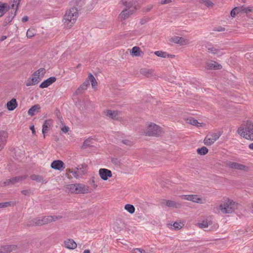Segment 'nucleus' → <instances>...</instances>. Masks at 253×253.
Masks as SVG:
<instances>
[{"instance_id": "nucleus-1", "label": "nucleus", "mask_w": 253, "mask_h": 253, "mask_svg": "<svg viewBox=\"0 0 253 253\" xmlns=\"http://www.w3.org/2000/svg\"><path fill=\"white\" fill-rule=\"evenodd\" d=\"M124 4L126 6V8L119 14V18L121 21L128 18L139 7L136 0H132L128 2L125 1Z\"/></svg>"}, {"instance_id": "nucleus-2", "label": "nucleus", "mask_w": 253, "mask_h": 253, "mask_svg": "<svg viewBox=\"0 0 253 253\" xmlns=\"http://www.w3.org/2000/svg\"><path fill=\"white\" fill-rule=\"evenodd\" d=\"M237 132L245 139L253 141V123L251 121H247L244 125V127H240Z\"/></svg>"}, {"instance_id": "nucleus-3", "label": "nucleus", "mask_w": 253, "mask_h": 253, "mask_svg": "<svg viewBox=\"0 0 253 253\" xmlns=\"http://www.w3.org/2000/svg\"><path fill=\"white\" fill-rule=\"evenodd\" d=\"M78 16V10L76 7H72L67 11L64 15V23L67 27H71L74 24Z\"/></svg>"}, {"instance_id": "nucleus-4", "label": "nucleus", "mask_w": 253, "mask_h": 253, "mask_svg": "<svg viewBox=\"0 0 253 253\" xmlns=\"http://www.w3.org/2000/svg\"><path fill=\"white\" fill-rule=\"evenodd\" d=\"M67 188L72 193L84 194L90 192L88 187L81 183L69 184L67 186Z\"/></svg>"}, {"instance_id": "nucleus-5", "label": "nucleus", "mask_w": 253, "mask_h": 253, "mask_svg": "<svg viewBox=\"0 0 253 253\" xmlns=\"http://www.w3.org/2000/svg\"><path fill=\"white\" fill-rule=\"evenodd\" d=\"M237 208V204L233 200L228 199L227 201L223 204H220L219 209L222 213L225 214L231 213L234 211Z\"/></svg>"}, {"instance_id": "nucleus-6", "label": "nucleus", "mask_w": 253, "mask_h": 253, "mask_svg": "<svg viewBox=\"0 0 253 253\" xmlns=\"http://www.w3.org/2000/svg\"><path fill=\"white\" fill-rule=\"evenodd\" d=\"M222 132L220 131H218L216 133H209L207 135L204 139V144L208 146L211 145L219 138Z\"/></svg>"}, {"instance_id": "nucleus-7", "label": "nucleus", "mask_w": 253, "mask_h": 253, "mask_svg": "<svg viewBox=\"0 0 253 253\" xmlns=\"http://www.w3.org/2000/svg\"><path fill=\"white\" fill-rule=\"evenodd\" d=\"M27 174L21 176L13 177L10 179H6L2 184V186H5L9 185H13L17 183L22 182L28 177Z\"/></svg>"}, {"instance_id": "nucleus-8", "label": "nucleus", "mask_w": 253, "mask_h": 253, "mask_svg": "<svg viewBox=\"0 0 253 253\" xmlns=\"http://www.w3.org/2000/svg\"><path fill=\"white\" fill-rule=\"evenodd\" d=\"M161 133V127L154 124L149 125L146 135L148 136H158Z\"/></svg>"}, {"instance_id": "nucleus-9", "label": "nucleus", "mask_w": 253, "mask_h": 253, "mask_svg": "<svg viewBox=\"0 0 253 253\" xmlns=\"http://www.w3.org/2000/svg\"><path fill=\"white\" fill-rule=\"evenodd\" d=\"M226 166L230 169H236L238 170L247 171L248 169V168L245 165L237 162L229 161L227 163Z\"/></svg>"}, {"instance_id": "nucleus-10", "label": "nucleus", "mask_w": 253, "mask_h": 253, "mask_svg": "<svg viewBox=\"0 0 253 253\" xmlns=\"http://www.w3.org/2000/svg\"><path fill=\"white\" fill-rule=\"evenodd\" d=\"M180 197L182 199L192 201L197 203H203V199L196 195H183Z\"/></svg>"}, {"instance_id": "nucleus-11", "label": "nucleus", "mask_w": 253, "mask_h": 253, "mask_svg": "<svg viewBox=\"0 0 253 253\" xmlns=\"http://www.w3.org/2000/svg\"><path fill=\"white\" fill-rule=\"evenodd\" d=\"M161 204L162 205H166V206L169 208H180L181 207V204L179 203L165 199L162 200Z\"/></svg>"}, {"instance_id": "nucleus-12", "label": "nucleus", "mask_w": 253, "mask_h": 253, "mask_svg": "<svg viewBox=\"0 0 253 253\" xmlns=\"http://www.w3.org/2000/svg\"><path fill=\"white\" fill-rule=\"evenodd\" d=\"M99 174L100 177L104 180H106L109 177L112 176L111 171L106 169H100L99 170Z\"/></svg>"}, {"instance_id": "nucleus-13", "label": "nucleus", "mask_w": 253, "mask_h": 253, "mask_svg": "<svg viewBox=\"0 0 253 253\" xmlns=\"http://www.w3.org/2000/svg\"><path fill=\"white\" fill-rule=\"evenodd\" d=\"M8 133L4 130H0V150H2L6 143Z\"/></svg>"}, {"instance_id": "nucleus-14", "label": "nucleus", "mask_w": 253, "mask_h": 253, "mask_svg": "<svg viewBox=\"0 0 253 253\" xmlns=\"http://www.w3.org/2000/svg\"><path fill=\"white\" fill-rule=\"evenodd\" d=\"M17 248L15 245H5L0 248V253H9L15 251Z\"/></svg>"}, {"instance_id": "nucleus-15", "label": "nucleus", "mask_w": 253, "mask_h": 253, "mask_svg": "<svg viewBox=\"0 0 253 253\" xmlns=\"http://www.w3.org/2000/svg\"><path fill=\"white\" fill-rule=\"evenodd\" d=\"M64 166V164L62 161L55 160L51 163L50 166L53 169L61 171L65 168Z\"/></svg>"}, {"instance_id": "nucleus-16", "label": "nucleus", "mask_w": 253, "mask_h": 253, "mask_svg": "<svg viewBox=\"0 0 253 253\" xmlns=\"http://www.w3.org/2000/svg\"><path fill=\"white\" fill-rule=\"evenodd\" d=\"M41 81V79L37 76H33L32 77L29 78L26 83V85L27 86L34 85L38 84Z\"/></svg>"}, {"instance_id": "nucleus-17", "label": "nucleus", "mask_w": 253, "mask_h": 253, "mask_svg": "<svg viewBox=\"0 0 253 253\" xmlns=\"http://www.w3.org/2000/svg\"><path fill=\"white\" fill-rule=\"evenodd\" d=\"M56 80V79L55 77H50L42 82L40 85V87L42 88L47 87L55 82Z\"/></svg>"}, {"instance_id": "nucleus-18", "label": "nucleus", "mask_w": 253, "mask_h": 253, "mask_svg": "<svg viewBox=\"0 0 253 253\" xmlns=\"http://www.w3.org/2000/svg\"><path fill=\"white\" fill-rule=\"evenodd\" d=\"M206 47L207 49L208 52L210 53L217 55V56H220L223 54L220 49L216 48L213 46H211L208 44L206 46Z\"/></svg>"}, {"instance_id": "nucleus-19", "label": "nucleus", "mask_w": 253, "mask_h": 253, "mask_svg": "<svg viewBox=\"0 0 253 253\" xmlns=\"http://www.w3.org/2000/svg\"><path fill=\"white\" fill-rule=\"evenodd\" d=\"M170 41L176 43H179L181 45L185 44L187 43V40L183 38L179 37L178 36H174L173 37H172L170 39Z\"/></svg>"}, {"instance_id": "nucleus-20", "label": "nucleus", "mask_w": 253, "mask_h": 253, "mask_svg": "<svg viewBox=\"0 0 253 253\" xmlns=\"http://www.w3.org/2000/svg\"><path fill=\"white\" fill-rule=\"evenodd\" d=\"M52 124V121L51 120H46L44 122L42 129V132L43 134L44 137H45V134L48 132L49 127Z\"/></svg>"}, {"instance_id": "nucleus-21", "label": "nucleus", "mask_w": 253, "mask_h": 253, "mask_svg": "<svg viewBox=\"0 0 253 253\" xmlns=\"http://www.w3.org/2000/svg\"><path fill=\"white\" fill-rule=\"evenodd\" d=\"M17 105L18 104L17 101L15 98H12L6 104L7 108L9 111L14 110L17 107Z\"/></svg>"}, {"instance_id": "nucleus-22", "label": "nucleus", "mask_w": 253, "mask_h": 253, "mask_svg": "<svg viewBox=\"0 0 253 253\" xmlns=\"http://www.w3.org/2000/svg\"><path fill=\"white\" fill-rule=\"evenodd\" d=\"M207 68L208 69H220L222 66L216 62H211L207 63Z\"/></svg>"}, {"instance_id": "nucleus-23", "label": "nucleus", "mask_w": 253, "mask_h": 253, "mask_svg": "<svg viewBox=\"0 0 253 253\" xmlns=\"http://www.w3.org/2000/svg\"><path fill=\"white\" fill-rule=\"evenodd\" d=\"M66 248L70 249H75L77 247V244L72 239H68L64 242Z\"/></svg>"}, {"instance_id": "nucleus-24", "label": "nucleus", "mask_w": 253, "mask_h": 253, "mask_svg": "<svg viewBox=\"0 0 253 253\" xmlns=\"http://www.w3.org/2000/svg\"><path fill=\"white\" fill-rule=\"evenodd\" d=\"M41 107L39 104L34 105L28 110V113L29 115L33 116L35 113L39 112Z\"/></svg>"}, {"instance_id": "nucleus-25", "label": "nucleus", "mask_w": 253, "mask_h": 253, "mask_svg": "<svg viewBox=\"0 0 253 253\" xmlns=\"http://www.w3.org/2000/svg\"><path fill=\"white\" fill-rule=\"evenodd\" d=\"M8 5L6 3L0 2V17H2L6 11L10 9L8 8Z\"/></svg>"}, {"instance_id": "nucleus-26", "label": "nucleus", "mask_w": 253, "mask_h": 253, "mask_svg": "<svg viewBox=\"0 0 253 253\" xmlns=\"http://www.w3.org/2000/svg\"><path fill=\"white\" fill-rule=\"evenodd\" d=\"M106 115L114 120H118L119 118L118 112L117 111L107 110L106 111Z\"/></svg>"}, {"instance_id": "nucleus-27", "label": "nucleus", "mask_w": 253, "mask_h": 253, "mask_svg": "<svg viewBox=\"0 0 253 253\" xmlns=\"http://www.w3.org/2000/svg\"><path fill=\"white\" fill-rule=\"evenodd\" d=\"M212 224L211 220L207 218L203 219L201 223H199V226L201 228L208 227Z\"/></svg>"}, {"instance_id": "nucleus-28", "label": "nucleus", "mask_w": 253, "mask_h": 253, "mask_svg": "<svg viewBox=\"0 0 253 253\" xmlns=\"http://www.w3.org/2000/svg\"><path fill=\"white\" fill-rule=\"evenodd\" d=\"M57 217H55V219L53 216H44L41 218V222L42 223V225L47 223L48 222H50L53 220H55V219H57Z\"/></svg>"}, {"instance_id": "nucleus-29", "label": "nucleus", "mask_w": 253, "mask_h": 253, "mask_svg": "<svg viewBox=\"0 0 253 253\" xmlns=\"http://www.w3.org/2000/svg\"><path fill=\"white\" fill-rule=\"evenodd\" d=\"M86 168L87 165L84 164L78 166L76 169L78 171V172L80 173V174L84 175L87 170Z\"/></svg>"}, {"instance_id": "nucleus-30", "label": "nucleus", "mask_w": 253, "mask_h": 253, "mask_svg": "<svg viewBox=\"0 0 253 253\" xmlns=\"http://www.w3.org/2000/svg\"><path fill=\"white\" fill-rule=\"evenodd\" d=\"M140 73L142 75L148 78L151 77L153 74L152 71L150 69H148L147 68L141 69L140 70Z\"/></svg>"}, {"instance_id": "nucleus-31", "label": "nucleus", "mask_w": 253, "mask_h": 253, "mask_svg": "<svg viewBox=\"0 0 253 253\" xmlns=\"http://www.w3.org/2000/svg\"><path fill=\"white\" fill-rule=\"evenodd\" d=\"M131 54L135 56H140V53H142L141 51V49L138 46H134L132 49L131 52H130Z\"/></svg>"}, {"instance_id": "nucleus-32", "label": "nucleus", "mask_w": 253, "mask_h": 253, "mask_svg": "<svg viewBox=\"0 0 253 253\" xmlns=\"http://www.w3.org/2000/svg\"><path fill=\"white\" fill-rule=\"evenodd\" d=\"M30 178L32 180L36 181L37 182H43L44 181L43 177L38 174H32L30 176Z\"/></svg>"}, {"instance_id": "nucleus-33", "label": "nucleus", "mask_w": 253, "mask_h": 253, "mask_svg": "<svg viewBox=\"0 0 253 253\" xmlns=\"http://www.w3.org/2000/svg\"><path fill=\"white\" fill-rule=\"evenodd\" d=\"M154 54L157 56L163 57V58H169V54L167 52L163 51L161 50H158L154 52Z\"/></svg>"}, {"instance_id": "nucleus-34", "label": "nucleus", "mask_w": 253, "mask_h": 253, "mask_svg": "<svg viewBox=\"0 0 253 253\" xmlns=\"http://www.w3.org/2000/svg\"><path fill=\"white\" fill-rule=\"evenodd\" d=\"M125 209L130 214L133 213L135 211L134 207L131 204H126L125 206Z\"/></svg>"}, {"instance_id": "nucleus-35", "label": "nucleus", "mask_w": 253, "mask_h": 253, "mask_svg": "<svg viewBox=\"0 0 253 253\" xmlns=\"http://www.w3.org/2000/svg\"><path fill=\"white\" fill-rule=\"evenodd\" d=\"M30 226H41L42 225L41 219L35 218L32 220L29 224Z\"/></svg>"}, {"instance_id": "nucleus-36", "label": "nucleus", "mask_w": 253, "mask_h": 253, "mask_svg": "<svg viewBox=\"0 0 253 253\" xmlns=\"http://www.w3.org/2000/svg\"><path fill=\"white\" fill-rule=\"evenodd\" d=\"M197 152L198 154L205 155L208 153V149L207 147L203 146L200 148H198Z\"/></svg>"}, {"instance_id": "nucleus-37", "label": "nucleus", "mask_w": 253, "mask_h": 253, "mask_svg": "<svg viewBox=\"0 0 253 253\" xmlns=\"http://www.w3.org/2000/svg\"><path fill=\"white\" fill-rule=\"evenodd\" d=\"M88 79L89 80V82H91L92 87H94L97 85V82L94 76L91 74H89Z\"/></svg>"}, {"instance_id": "nucleus-38", "label": "nucleus", "mask_w": 253, "mask_h": 253, "mask_svg": "<svg viewBox=\"0 0 253 253\" xmlns=\"http://www.w3.org/2000/svg\"><path fill=\"white\" fill-rule=\"evenodd\" d=\"M92 143V139H87L84 141L83 143V145L82 146V148L85 149L87 147L91 146Z\"/></svg>"}, {"instance_id": "nucleus-39", "label": "nucleus", "mask_w": 253, "mask_h": 253, "mask_svg": "<svg viewBox=\"0 0 253 253\" xmlns=\"http://www.w3.org/2000/svg\"><path fill=\"white\" fill-rule=\"evenodd\" d=\"M240 12H241L240 7H236L231 11L230 14L231 17H235V15Z\"/></svg>"}, {"instance_id": "nucleus-40", "label": "nucleus", "mask_w": 253, "mask_h": 253, "mask_svg": "<svg viewBox=\"0 0 253 253\" xmlns=\"http://www.w3.org/2000/svg\"><path fill=\"white\" fill-rule=\"evenodd\" d=\"M45 72V70L44 68H40L38 71L33 74V76H37L40 77V75L43 76Z\"/></svg>"}, {"instance_id": "nucleus-41", "label": "nucleus", "mask_w": 253, "mask_h": 253, "mask_svg": "<svg viewBox=\"0 0 253 253\" xmlns=\"http://www.w3.org/2000/svg\"><path fill=\"white\" fill-rule=\"evenodd\" d=\"M20 1H21V0H14V1H13L14 3L11 4V5L10 6L8 5V8L9 9H14V7L15 5H16V7L15 9L17 10L18 8Z\"/></svg>"}, {"instance_id": "nucleus-42", "label": "nucleus", "mask_w": 253, "mask_h": 253, "mask_svg": "<svg viewBox=\"0 0 253 253\" xmlns=\"http://www.w3.org/2000/svg\"><path fill=\"white\" fill-rule=\"evenodd\" d=\"M241 11L242 12L248 13L252 11V9L250 7H245L244 6H240Z\"/></svg>"}, {"instance_id": "nucleus-43", "label": "nucleus", "mask_w": 253, "mask_h": 253, "mask_svg": "<svg viewBox=\"0 0 253 253\" xmlns=\"http://www.w3.org/2000/svg\"><path fill=\"white\" fill-rule=\"evenodd\" d=\"M12 20L13 19H11V17L9 16H6L4 18L2 26L3 27L6 26L8 24L10 23L12 21Z\"/></svg>"}, {"instance_id": "nucleus-44", "label": "nucleus", "mask_w": 253, "mask_h": 253, "mask_svg": "<svg viewBox=\"0 0 253 253\" xmlns=\"http://www.w3.org/2000/svg\"><path fill=\"white\" fill-rule=\"evenodd\" d=\"M87 86H85V84H83V83L78 87L77 90V92L78 93H80L82 91L86 90L87 89Z\"/></svg>"}, {"instance_id": "nucleus-45", "label": "nucleus", "mask_w": 253, "mask_h": 253, "mask_svg": "<svg viewBox=\"0 0 253 253\" xmlns=\"http://www.w3.org/2000/svg\"><path fill=\"white\" fill-rule=\"evenodd\" d=\"M13 10H11L10 12H9L7 14V15L6 16H9L11 17L12 19H13V18L15 17V16L16 15L17 13V9H12Z\"/></svg>"}, {"instance_id": "nucleus-46", "label": "nucleus", "mask_w": 253, "mask_h": 253, "mask_svg": "<svg viewBox=\"0 0 253 253\" xmlns=\"http://www.w3.org/2000/svg\"><path fill=\"white\" fill-rule=\"evenodd\" d=\"M95 182L96 178L94 177H92L89 181V184L94 189L96 188L97 186V184H95Z\"/></svg>"}, {"instance_id": "nucleus-47", "label": "nucleus", "mask_w": 253, "mask_h": 253, "mask_svg": "<svg viewBox=\"0 0 253 253\" xmlns=\"http://www.w3.org/2000/svg\"><path fill=\"white\" fill-rule=\"evenodd\" d=\"M201 2L205 4L208 7L213 5V3L210 0H201Z\"/></svg>"}, {"instance_id": "nucleus-48", "label": "nucleus", "mask_w": 253, "mask_h": 253, "mask_svg": "<svg viewBox=\"0 0 253 253\" xmlns=\"http://www.w3.org/2000/svg\"><path fill=\"white\" fill-rule=\"evenodd\" d=\"M173 226L175 229L178 230L182 228V224L178 222H175L173 224Z\"/></svg>"}, {"instance_id": "nucleus-49", "label": "nucleus", "mask_w": 253, "mask_h": 253, "mask_svg": "<svg viewBox=\"0 0 253 253\" xmlns=\"http://www.w3.org/2000/svg\"><path fill=\"white\" fill-rule=\"evenodd\" d=\"M122 142L123 144L128 146H131L133 145V142L129 140L125 139L122 140Z\"/></svg>"}, {"instance_id": "nucleus-50", "label": "nucleus", "mask_w": 253, "mask_h": 253, "mask_svg": "<svg viewBox=\"0 0 253 253\" xmlns=\"http://www.w3.org/2000/svg\"><path fill=\"white\" fill-rule=\"evenodd\" d=\"M21 193L25 196H30V195L31 193V189H26V190H23L21 191Z\"/></svg>"}, {"instance_id": "nucleus-51", "label": "nucleus", "mask_w": 253, "mask_h": 253, "mask_svg": "<svg viewBox=\"0 0 253 253\" xmlns=\"http://www.w3.org/2000/svg\"><path fill=\"white\" fill-rule=\"evenodd\" d=\"M189 123L193 126H197L199 124L198 121L194 118H192L189 120Z\"/></svg>"}, {"instance_id": "nucleus-52", "label": "nucleus", "mask_w": 253, "mask_h": 253, "mask_svg": "<svg viewBox=\"0 0 253 253\" xmlns=\"http://www.w3.org/2000/svg\"><path fill=\"white\" fill-rule=\"evenodd\" d=\"M10 205V203L9 202L0 203V209L8 207Z\"/></svg>"}, {"instance_id": "nucleus-53", "label": "nucleus", "mask_w": 253, "mask_h": 253, "mask_svg": "<svg viewBox=\"0 0 253 253\" xmlns=\"http://www.w3.org/2000/svg\"><path fill=\"white\" fill-rule=\"evenodd\" d=\"M131 253H146L144 250H142L140 249H134Z\"/></svg>"}, {"instance_id": "nucleus-54", "label": "nucleus", "mask_w": 253, "mask_h": 253, "mask_svg": "<svg viewBox=\"0 0 253 253\" xmlns=\"http://www.w3.org/2000/svg\"><path fill=\"white\" fill-rule=\"evenodd\" d=\"M71 173H72L73 176L76 178H79L80 176L81 175V174H80V173L78 172V171H71L70 172Z\"/></svg>"}, {"instance_id": "nucleus-55", "label": "nucleus", "mask_w": 253, "mask_h": 253, "mask_svg": "<svg viewBox=\"0 0 253 253\" xmlns=\"http://www.w3.org/2000/svg\"><path fill=\"white\" fill-rule=\"evenodd\" d=\"M225 28L221 27V26H218L217 27H215L213 31H217V32H222L225 31Z\"/></svg>"}, {"instance_id": "nucleus-56", "label": "nucleus", "mask_w": 253, "mask_h": 253, "mask_svg": "<svg viewBox=\"0 0 253 253\" xmlns=\"http://www.w3.org/2000/svg\"><path fill=\"white\" fill-rule=\"evenodd\" d=\"M26 35L28 38H32L34 36V34L30 29L27 31Z\"/></svg>"}, {"instance_id": "nucleus-57", "label": "nucleus", "mask_w": 253, "mask_h": 253, "mask_svg": "<svg viewBox=\"0 0 253 253\" xmlns=\"http://www.w3.org/2000/svg\"><path fill=\"white\" fill-rule=\"evenodd\" d=\"M69 128L68 126H64L62 127L61 130L64 133H67L69 131Z\"/></svg>"}, {"instance_id": "nucleus-58", "label": "nucleus", "mask_w": 253, "mask_h": 253, "mask_svg": "<svg viewBox=\"0 0 253 253\" xmlns=\"http://www.w3.org/2000/svg\"><path fill=\"white\" fill-rule=\"evenodd\" d=\"M171 1V0H161V3L162 4H168Z\"/></svg>"}, {"instance_id": "nucleus-59", "label": "nucleus", "mask_w": 253, "mask_h": 253, "mask_svg": "<svg viewBox=\"0 0 253 253\" xmlns=\"http://www.w3.org/2000/svg\"><path fill=\"white\" fill-rule=\"evenodd\" d=\"M28 20V17L27 16H24L22 19V21L23 22H27Z\"/></svg>"}, {"instance_id": "nucleus-60", "label": "nucleus", "mask_w": 253, "mask_h": 253, "mask_svg": "<svg viewBox=\"0 0 253 253\" xmlns=\"http://www.w3.org/2000/svg\"><path fill=\"white\" fill-rule=\"evenodd\" d=\"M83 84H85V86L87 87L89 85V80L88 79L87 80H85L84 83Z\"/></svg>"}, {"instance_id": "nucleus-61", "label": "nucleus", "mask_w": 253, "mask_h": 253, "mask_svg": "<svg viewBox=\"0 0 253 253\" xmlns=\"http://www.w3.org/2000/svg\"><path fill=\"white\" fill-rule=\"evenodd\" d=\"M30 128L32 130L33 134H35L36 133V130L35 129V127H34V126H31Z\"/></svg>"}, {"instance_id": "nucleus-62", "label": "nucleus", "mask_w": 253, "mask_h": 253, "mask_svg": "<svg viewBox=\"0 0 253 253\" xmlns=\"http://www.w3.org/2000/svg\"><path fill=\"white\" fill-rule=\"evenodd\" d=\"M6 38H7V36H2L1 37V38L0 39V41L2 42V41H4L5 39H6Z\"/></svg>"}, {"instance_id": "nucleus-63", "label": "nucleus", "mask_w": 253, "mask_h": 253, "mask_svg": "<svg viewBox=\"0 0 253 253\" xmlns=\"http://www.w3.org/2000/svg\"><path fill=\"white\" fill-rule=\"evenodd\" d=\"M112 162L115 164H117L118 162V159L115 158L112 159Z\"/></svg>"}, {"instance_id": "nucleus-64", "label": "nucleus", "mask_w": 253, "mask_h": 253, "mask_svg": "<svg viewBox=\"0 0 253 253\" xmlns=\"http://www.w3.org/2000/svg\"><path fill=\"white\" fill-rule=\"evenodd\" d=\"M249 148L251 150H253V143L249 144Z\"/></svg>"}]
</instances>
